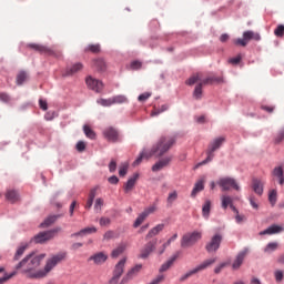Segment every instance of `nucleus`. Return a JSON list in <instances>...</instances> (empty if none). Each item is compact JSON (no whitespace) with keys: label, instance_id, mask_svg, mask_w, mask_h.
Listing matches in <instances>:
<instances>
[{"label":"nucleus","instance_id":"obj_1","mask_svg":"<svg viewBox=\"0 0 284 284\" xmlns=\"http://www.w3.org/2000/svg\"><path fill=\"white\" fill-rule=\"evenodd\" d=\"M45 258V255L29 254L22 261L16 265V271L23 274L27 278H43L48 276L52 268L57 267L61 261L65 258V253H59L47 261L44 270L37 271V267L41 265V260Z\"/></svg>","mask_w":284,"mask_h":284},{"label":"nucleus","instance_id":"obj_2","mask_svg":"<svg viewBox=\"0 0 284 284\" xmlns=\"http://www.w3.org/2000/svg\"><path fill=\"white\" fill-rule=\"evenodd\" d=\"M176 143V140L172 136H162L156 145L151 151H142L138 159L133 162V165H141L143 159H152V156H163L170 151V148Z\"/></svg>","mask_w":284,"mask_h":284},{"label":"nucleus","instance_id":"obj_3","mask_svg":"<svg viewBox=\"0 0 284 284\" xmlns=\"http://www.w3.org/2000/svg\"><path fill=\"white\" fill-rule=\"evenodd\" d=\"M223 143H225V138L223 136H220L213 140L207 146L206 159L197 163L195 165V170L201 168V165H207V163H211V161L214 160V152H216V150H219L223 145Z\"/></svg>","mask_w":284,"mask_h":284},{"label":"nucleus","instance_id":"obj_4","mask_svg":"<svg viewBox=\"0 0 284 284\" xmlns=\"http://www.w3.org/2000/svg\"><path fill=\"white\" fill-rule=\"evenodd\" d=\"M215 263H216V257L205 260L195 268L189 271L186 274L180 277V282L183 283V281H187L190 276H194V274H199V272H203L204 270H207V267H212V265H214Z\"/></svg>","mask_w":284,"mask_h":284},{"label":"nucleus","instance_id":"obj_5","mask_svg":"<svg viewBox=\"0 0 284 284\" xmlns=\"http://www.w3.org/2000/svg\"><path fill=\"white\" fill-rule=\"evenodd\" d=\"M261 40V33L254 32V31H244L243 38H239L233 40L235 45H242V48H245L250 41H260Z\"/></svg>","mask_w":284,"mask_h":284},{"label":"nucleus","instance_id":"obj_6","mask_svg":"<svg viewBox=\"0 0 284 284\" xmlns=\"http://www.w3.org/2000/svg\"><path fill=\"white\" fill-rule=\"evenodd\" d=\"M203 237V234L201 232H192V233H186L182 236L181 240V247H192V245H196L199 241Z\"/></svg>","mask_w":284,"mask_h":284},{"label":"nucleus","instance_id":"obj_7","mask_svg":"<svg viewBox=\"0 0 284 284\" xmlns=\"http://www.w3.org/2000/svg\"><path fill=\"white\" fill-rule=\"evenodd\" d=\"M102 136H104L105 141L109 143H121V133L114 126H106L102 131Z\"/></svg>","mask_w":284,"mask_h":284},{"label":"nucleus","instance_id":"obj_8","mask_svg":"<svg viewBox=\"0 0 284 284\" xmlns=\"http://www.w3.org/2000/svg\"><path fill=\"white\" fill-rule=\"evenodd\" d=\"M61 231V227H55L50 231L40 232L34 236L36 243H47V241H52L57 234Z\"/></svg>","mask_w":284,"mask_h":284},{"label":"nucleus","instance_id":"obj_9","mask_svg":"<svg viewBox=\"0 0 284 284\" xmlns=\"http://www.w3.org/2000/svg\"><path fill=\"white\" fill-rule=\"evenodd\" d=\"M221 243H223V235L216 233L213 235L209 243L205 245L206 252L209 254H212V252H219V248L221 247Z\"/></svg>","mask_w":284,"mask_h":284},{"label":"nucleus","instance_id":"obj_10","mask_svg":"<svg viewBox=\"0 0 284 284\" xmlns=\"http://www.w3.org/2000/svg\"><path fill=\"white\" fill-rule=\"evenodd\" d=\"M217 184L222 187V192H227L231 187L237 192L241 190V186H239V183L233 178H221Z\"/></svg>","mask_w":284,"mask_h":284},{"label":"nucleus","instance_id":"obj_11","mask_svg":"<svg viewBox=\"0 0 284 284\" xmlns=\"http://www.w3.org/2000/svg\"><path fill=\"white\" fill-rule=\"evenodd\" d=\"M156 243H158L156 239L148 242L144 245V247L140 251V258H148V256H150V254H152L156 250Z\"/></svg>","mask_w":284,"mask_h":284},{"label":"nucleus","instance_id":"obj_12","mask_svg":"<svg viewBox=\"0 0 284 284\" xmlns=\"http://www.w3.org/2000/svg\"><path fill=\"white\" fill-rule=\"evenodd\" d=\"M141 270H143V265H141V264H138L134 267H132L131 270H129L128 273L122 277L121 284L130 283V281H132V278H134L135 276H139V272H141Z\"/></svg>","mask_w":284,"mask_h":284},{"label":"nucleus","instance_id":"obj_13","mask_svg":"<svg viewBox=\"0 0 284 284\" xmlns=\"http://www.w3.org/2000/svg\"><path fill=\"white\" fill-rule=\"evenodd\" d=\"M85 83L90 90H93V92H103V82L101 80L88 77Z\"/></svg>","mask_w":284,"mask_h":284},{"label":"nucleus","instance_id":"obj_14","mask_svg":"<svg viewBox=\"0 0 284 284\" xmlns=\"http://www.w3.org/2000/svg\"><path fill=\"white\" fill-rule=\"evenodd\" d=\"M28 48H30L31 50H34L36 52H40V54H49V55L54 54V51L52 49L42 44L30 43L28 44Z\"/></svg>","mask_w":284,"mask_h":284},{"label":"nucleus","instance_id":"obj_15","mask_svg":"<svg viewBox=\"0 0 284 284\" xmlns=\"http://www.w3.org/2000/svg\"><path fill=\"white\" fill-rule=\"evenodd\" d=\"M163 230H165V224L155 225L145 235V241H150V239H154V236H159V234H161V232H163Z\"/></svg>","mask_w":284,"mask_h":284},{"label":"nucleus","instance_id":"obj_16","mask_svg":"<svg viewBox=\"0 0 284 284\" xmlns=\"http://www.w3.org/2000/svg\"><path fill=\"white\" fill-rule=\"evenodd\" d=\"M89 261H93L95 265H103L108 261V254L99 252L89 257Z\"/></svg>","mask_w":284,"mask_h":284},{"label":"nucleus","instance_id":"obj_17","mask_svg":"<svg viewBox=\"0 0 284 284\" xmlns=\"http://www.w3.org/2000/svg\"><path fill=\"white\" fill-rule=\"evenodd\" d=\"M126 258H122L118 262V264L115 265L114 270H113V276L121 278V276H123V272L125 270V263H126Z\"/></svg>","mask_w":284,"mask_h":284},{"label":"nucleus","instance_id":"obj_18","mask_svg":"<svg viewBox=\"0 0 284 284\" xmlns=\"http://www.w3.org/2000/svg\"><path fill=\"white\" fill-rule=\"evenodd\" d=\"M283 232V227L276 224L268 226L266 230L260 232V236L272 235V234H281Z\"/></svg>","mask_w":284,"mask_h":284},{"label":"nucleus","instance_id":"obj_19","mask_svg":"<svg viewBox=\"0 0 284 284\" xmlns=\"http://www.w3.org/2000/svg\"><path fill=\"white\" fill-rule=\"evenodd\" d=\"M138 180H139V174L136 173L128 180V182L124 184L125 194H130V192L134 190V186L136 185Z\"/></svg>","mask_w":284,"mask_h":284},{"label":"nucleus","instance_id":"obj_20","mask_svg":"<svg viewBox=\"0 0 284 284\" xmlns=\"http://www.w3.org/2000/svg\"><path fill=\"white\" fill-rule=\"evenodd\" d=\"M245 256H247V251H242L237 254L235 261L232 264L233 270H239L241 265H243V261H245Z\"/></svg>","mask_w":284,"mask_h":284},{"label":"nucleus","instance_id":"obj_21","mask_svg":"<svg viewBox=\"0 0 284 284\" xmlns=\"http://www.w3.org/2000/svg\"><path fill=\"white\" fill-rule=\"evenodd\" d=\"M170 161H172V158H164L160 160L152 166V172H161L163 168L170 164Z\"/></svg>","mask_w":284,"mask_h":284},{"label":"nucleus","instance_id":"obj_22","mask_svg":"<svg viewBox=\"0 0 284 284\" xmlns=\"http://www.w3.org/2000/svg\"><path fill=\"white\" fill-rule=\"evenodd\" d=\"M61 214L49 215L41 224L40 227H50V225H54L59 219H61Z\"/></svg>","mask_w":284,"mask_h":284},{"label":"nucleus","instance_id":"obj_23","mask_svg":"<svg viewBox=\"0 0 284 284\" xmlns=\"http://www.w3.org/2000/svg\"><path fill=\"white\" fill-rule=\"evenodd\" d=\"M205 190V180H199L195 184L194 187L191 192V196L192 199H195L196 194H199V192H203Z\"/></svg>","mask_w":284,"mask_h":284},{"label":"nucleus","instance_id":"obj_24","mask_svg":"<svg viewBox=\"0 0 284 284\" xmlns=\"http://www.w3.org/2000/svg\"><path fill=\"white\" fill-rule=\"evenodd\" d=\"M83 70L82 63H75L71 68L67 69V71L63 73V77H72V74H77V72H81Z\"/></svg>","mask_w":284,"mask_h":284},{"label":"nucleus","instance_id":"obj_25","mask_svg":"<svg viewBox=\"0 0 284 284\" xmlns=\"http://www.w3.org/2000/svg\"><path fill=\"white\" fill-rule=\"evenodd\" d=\"M93 68L98 70V72H105V70H108V64L105 63V60L99 58L93 61Z\"/></svg>","mask_w":284,"mask_h":284},{"label":"nucleus","instance_id":"obj_26","mask_svg":"<svg viewBox=\"0 0 284 284\" xmlns=\"http://www.w3.org/2000/svg\"><path fill=\"white\" fill-rule=\"evenodd\" d=\"M125 250H128V243L125 242L120 243L119 246L112 251L111 253L112 258H116L121 256V254H123Z\"/></svg>","mask_w":284,"mask_h":284},{"label":"nucleus","instance_id":"obj_27","mask_svg":"<svg viewBox=\"0 0 284 284\" xmlns=\"http://www.w3.org/2000/svg\"><path fill=\"white\" fill-rule=\"evenodd\" d=\"M6 199L10 203H17V201H19V192L16 190H8L6 193Z\"/></svg>","mask_w":284,"mask_h":284},{"label":"nucleus","instance_id":"obj_28","mask_svg":"<svg viewBox=\"0 0 284 284\" xmlns=\"http://www.w3.org/2000/svg\"><path fill=\"white\" fill-rule=\"evenodd\" d=\"M221 201L223 210H227V207H231L234 204V197L230 195H222Z\"/></svg>","mask_w":284,"mask_h":284},{"label":"nucleus","instance_id":"obj_29","mask_svg":"<svg viewBox=\"0 0 284 284\" xmlns=\"http://www.w3.org/2000/svg\"><path fill=\"white\" fill-rule=\"evenodd\" d=\"M273 176H276L278 179L280 185H284V171H283V166H276L273 170Z\"/></svg>","mask_w":284,"mask_h":284},{"label":"nucleus","instance_id":"obj_30","mask_svg":"<svg viewBox=\"0 0 284 284\" xmlns=\"http://www.w3.org/2000/svg\"><path fill=\"white\" fill-rule=\"evenodd\" d=\"M212 210V201L206 200L202 206V216L210 219V212Z\"/></svg>","mask_w":284,"mask_h":284},{"label":"nucleus","instance_id":"obj_31","mask_svg":"<svg viewBox=\"0 0 284 284\" xmlns=\"http://www.w3.org/2000/svg\"><path fill=\"white\" fill-rule=\"evenodd\" d=\"M193 99L201 101L203 99V83H199L193 91Z\"/></svg>","mask_w":284,"mask_h":284},{"label":"nucleus","instance_id":"obj_32","mask_svg":"<svg viewBox=\"0 0 284 284\" xmlns=\"http://www.w3.org/2000/svg\"><path fill=\"white\" fill-rule=\"evenodd\" d=\"M253 190L255 194H258L260 196L261 194H263V183L261 182V180H253Z\"/></svg>","mask_w":284,"mask_h":284},{"label":"nucleus","instance_id":"obj_33","mask_svg":"<svg viewBox=\"0 0 284 284\" xmlns=\"http://www.w3.org/2000/svg\"><path fill=\"white\" fill-rule=\"evenodd\" d=\"M176 258H179V255H174L172 258H170L166 263L162 264V266L160 267V272H168V270L170 268L171 265H174V261H176Z\"/></svg>","mask_w":284,"mask_h":284},{"label":"nucleus","instance_id":"obj_34","mask_svg":"<svg viewBox=\"0 0 284 284\" xmlns=\"http://www.w3.org/2000/svg\"><path fill=\"white\" fill-rule=\"evenodd\" d=\"M26 250H28V244H22L21 246H19L13 256V261H19V258H21V256H23V254L26 253Z\"/></svg>","mask_w":284,"mask_h":284},{"label":"nucleus","instance_id":"obj_35","mask_svg":"<svg viewBox=\"0 0 284 284\" xmlns=\"http://www.w3.org/2000/svg\"><path fill=\"white\" fill-rule=\"evenodd\" d=\"M84 52H92V54H99L101 52V44H89Z\"/></svg>","mask_w":284,"mask_h":284},{"label":"nucleus","instance_id":"obj_36","mask_svg":"<svg viewBox=\"0 0 284 284\" xmlns=\"http://www.w3.org/2000/svg\"><path fill=\"white\" fill-rule=\"evenodd\" d=\"M201 79H203V74L201 73L193 74L191 78L186 80V85H194V83H196L197 81H201Z\"/></svg>","mask_w":284,"mask_h":284},{"label":"nucleus","instance_id":"obj_37","mask_svg":"<svg viewBox=\"0 0 284 284\" xmlns=\"http://www.w3.org/2000/svg\"><path fill=\"white\" fill-rule=\"evenodd\" d=\"M27 80H28V73H26L24 71H20L17 75L18 85H23V83H26Z\"/></svg>","mask_w":284,"mask_h":284},{"label":"nucleus","instance_id":"obj_38","mask_svg":"<svg viewBox=\"0 0 284 284\" xmlns=\"http://www.w3.org/2000/svg\"><path fill=\"white\" fill-rule=\"evenodd\" d=\"M278 250V243L277 242H270L266 247L264 248V252L266 254H270L271 252H276Z\"/></svg>","mask_w":284,"mask_h":284},{"label":"nucleus","instance_id":"obj_39","mask_svg":"<svg viewBox=\"0 0 284 284\" xmlns=\"http://www.w3.org/2000/svg\"><path fill=\"white\" fill-rule=\"evenodd\" d=\"M98 103H99V105H102L103 108H110V105H114L112 98L99 99Z\"/></svg>","mask_w":284,"mask_h":284},{"label":"nucleus","instance_id":"obj_40","mask_svg":"<svg viewBox=\"0 0 284 284\" xmlns=\"http://www.w3.org/2000/svg\"><path fill=\"white\" fill-rule=\"evenodd\" d=\"M146 214L144 212H142L135 220V222L133 223V227H139L140 225L143 224V221H145Z\"/></svg>","mask_w":284,"mask_h":284},{"label":"nucleus","instance_id":"obj_41","mask_svg":"<svg viewBox=\"0 0 284 284\" xmlns=\"http://www.w3.org/2000/svg\"><path fill=\"white\" fill-rule=\"evenodd\" d=\"M83 131L85 136H88V139H97V133H94V131H92V129H90L89 125H84Z\"/></svg>","mask_w":284,"mask_h":284},{"label":"nucleus","instance_id":"obj_42","mask_svg":"<svg viewBox=\"0 0 284 284\" xmlns=\"http://www.w3.org/2000/svg\"><path fill=\"white\" fill-rule=\"evenodd\" d=\"M179 199V193L176 191H173L171 193H169V196L166 199V203L169 205H172V203H174V201H176Z\"/></svg>","mask_w":284,"mask_h":284},{"label":"nucleus","instance_id":"obj_43","mask_svg":"<svg viewBox=\"0 0 284 284\" xmlns=\"http://www.w3.org/2000/svg\"><path fill=\"white\" fill-rule=\"evenodd\" d=\"M112 100H113V105L121 104V103H128V98H125V95H115L112 98Z\"/></svg>","mask_w":284,"mask_h":284},{"label":"nucleus","instance_id":"obj_44","mask_svg":"<svg viewBox=\"0 0 284 284\" xmlns=\"http://www.w3.org/2000/svg\"><path fill=\"white\" fill-rule=\"evenodd\" d=\"M104 203H105V202L103 201L102 197H98V199L95 200V203H94V210H95V212H101V210L103 209Z\"/></svg>","mask_w":284,"mask_h":284},{"label":"nucleus","instance_id":"obj_45","mask_svg":"<svg viewBox=\"0 0 284 284\" xmlns=\"http://www.w3.org/2000/svg\"><path fill=\"white\" fill-rule=\"evenodd\" d=\"M276 199H277V192H276V190H272L268 193V201H270L271 205H276Z\"/></svg>","mask_w":284,"mask_h":284},{"label":"nucleus","instance_id":"obj_46","mask_svg":"<svg viewBox=\"0 0 284 284\" xmlns=\"http://www.w3.org/2000/svg\"><path fill=\"white\" fill-rule=\"evenodd\" d=\"M13 276H17V271H13L11 274H6L3 277H0V284L8 283V281H10V278H12Z\"/></svg>","mask_w":284,"mask_h":284},{"label":"nucleus","instance_id":"obj_47","mask_svg":"<svg viewBox=\"0 0 284 284\" xmlns=\"http://www.w3.org/2000/svg\"><path fill=\"white\" fill-rule=\"evenodd\" d=\"M215 81L220 80L217 78L209 77L202 80L200 83H202V85H212V83H214Z\"/></svg>","mask_w":284,"mask_h":284},{"label":"nucleus","instance_id":"obj_48","mask_svg":"<svg viewBox=\"0 0 284 284\" xmlns=\"http://www.w3.org/2000/svg\"><path fill=\"white\" fill-rule=\"evenodd\" d=\"M97 232V227L91 226V227H85L81 230V233L83 234V236L88 235V234H95Z\"/></svg>","mask_w":284,"mask_h":284},{"label":"nucleus","instance_id":"obj_49","mask_svg":"<svg viewBox=\"0 0 284 284\" xmlns=\"http://www.w3.org/2000/svg\"><path fill=\"white\" fill-rule=\"evenodd\" d=\"M152 97V93L150 92H144L142 94L139 95L138 101H140L141 103L148 101L150 98Z\"/></svg>","mask_w":284,"mask_h":284},{"label":"nucleus","instance_id":"obj_50","mask_svg":"<svg viewBox=\"0 0 284 284\" xmlns=\"http://www.w3.org/2000/svg\"><path fill=\"white\" fill-rule=\"evenodd\" d=\"M275 37H283L284 34V26L280 24L277 28L274 30Z\"/></svg>","mask_w":284,"mask_h":284},{"label":"nucleus","instance_id":"obj_51","mask_svg":"<svg viewBox=\"0 0 284 284\" xmlns=\"http://www.w3.org/2000/svg\"><path fill=\"white\" fill-rule=\"evenodd\" d=\"M284 141V129H282L275 136V143H283Z\"/></svg>","mask_w":284,"mask_h":284},{"label":"nucleus","instance_id":"obj_52","mask_svg":"<svg viewBox=\"0 0 284 284\" xmlns=\"http://www.w3.org/2000/svg\"><path fill=\"white\" fill-rule=\"evenodd\" d=\"M155 211H156V205H151L146 207L142 213L146 214V217H148L149 214H154Z\"/></svg>","mask_w":284,"mask_h":284},{"label":"nucleus","instance_id":"obj_53","mask_svg":"<svg viewBox=\"0 0 284 284\" xmlns=\"http://www.w3.org/2000/svg\"><path fill=\"white\" fill-rule=\"evenodd\" d=\"M125 174H128V164H122L119 170V175L125 176Z\"/></svg>","mask_w":284,"mask_h":284},{"label":"nucleus","instance_id":"obj_54","mask_svg":"<svg viewBox=\"0 0 284 284\" xmlns=\"http://www.w3.org/2000/svg\"><path fill=\"white\" fill-rule=\"evenodd\" d=\"M98 190H99V187L91 189L88 199H90L91 201H94V199H97V191Z\"/></svg>","mask_w":284,"mask_h":284},{"label":"nucleus","instance_id":"obj_55","mask_svg":"<svg viewBox=\"0 0 284 284\" xmlns=\"http://www.w3.org/2000/svg\"><path fill=\"white\" fill-rule=\"evenodd\" d=\"M110 223H111L110 217H101V219H100V225H101L102 227H104L105 225H110Z\"/></svg>","mask_w":284,"mask_h":284},{"label":"nucleus","instance_id":"obj_56","mask_svg":"<svg viewBox=\"0 0 284 284\" xmlns=\"http://www.w3.org/2000/svg\"><path fill=\"white\" fill-rule=\"evenodd\" d=\"M283 276H284L283 271H276L275 272V280H276L277 283H281V281H283Z\"/></svg>","mask_w":284,"mask_h":284},{"label":"nucleus","instance_id":"obj_57","mask_svg":"<svg viewBox=\"0 0 284 284\" xmlns=\"http://www.w3.org/2000/svg\"><path fill=\"white\" fill-rule=\"evenodd\" d=\"M77 150H78V152H83L85 150V142L79 141L77 143Z\"/></svg>","mask_w":284,"mask_h":284},{"label":"nucleus","instance_id":"obj_58","mask_svg":"<svg viewBox=\"0 0 284 284\" xmlns=\"http://www.w3.org/2000/svg\"><path fill=\"white\" fill-rule=\"evenodd\" d=\"M235 221H236V223H243V222L247 221V217H245V215H241L237 213L235 215Z\"/></svg>","mask_w":284,"mask_h":284},{"label":"nucleus","instance_id":"obj_59","mask_svg":"<svg viewBox=\"0 0 284 284\" xmlns=\"http://www.w3.org/2000/svg\"><path fill=\"white\" fill-rule=\"evenodd\" d=\"M229 63H232L233 65H237V63H241V55H237L235 58H231L229 60Z\"/></svg>","mask_w":284,"mask_h":284},{"label":"nucleus","instance_id":"obj_60","mask_svg":"<svg viewBox=\"0 0 284 284\" xmlns=\"http://www.w3.org/2000/svg\"><path fill=\"white\" fill-rule=\"evenodd\" d=\"M0 101L8 103L10 101V95H8V93H0Z\"/></svg>","mask_w":284,"mask_h":284},{"label":"nucleus","instance_id":"obj_61","mask_svg":"<svg viewBox=\"0 0 284 284\" xmlns=\"http://www.w3.org/2000/svg\"><path fill=\"white\" fill-rule=\"evenodd\" d=\"M39 105H40L41 110H44V111L48 110V102L45 100L40 99Z\"/></svg>","mask_w":284,"mask_h":284},{"label":"nucleus","instance_id":"obj_62","mask_svg":"<svg viewBox=\"0 0 284 284\" xmlns=\"http://www.w3.org/2000/svg\"><path fill=\"white\" fill-rule=\"evenodd\" d=\"M250 203H251L253 210H258V203L256 202V200L253 196L250 197Z\"/></svg>","mask_w":284,"mask_h":284},{"label":"nucleus","instance_id":"obj_63","mask_svg":"<svg viewBox=\"0 0 284 284\" xmlns=\"http://www.w3.org/2000/svg\"><path fill=\"white\" fill-rule=\"evenodd\" d=\"M110 172H116V161L112 160L109 164Z\"/></svg>","mask_w":284,"mask_h":284},{"label":"nucleus","instance_id":"obj_64","mask_svg":"<svg viewBox=\"0 0 284 284\" xmlns=\"http://www.w3.org/2000/svg\"><path fill=\"white\" fill-rule=\"evenodd\" d=\"M108 181L111 183V185H116V183H119V178H116V175H112L108 179Z\"/></svg>","mask_w":284,"mask_h":284}]
</instances>
